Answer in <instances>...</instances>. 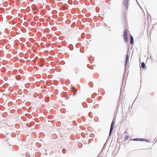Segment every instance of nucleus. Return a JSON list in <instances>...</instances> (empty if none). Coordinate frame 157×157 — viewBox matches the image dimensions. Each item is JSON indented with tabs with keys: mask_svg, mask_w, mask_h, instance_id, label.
I'll return each instance as SVG.
<instances>
[{
	"mask_svg": "<svg viewBox=\"0 0 157 157\" xmlns=\"http://www.w3.org/2000/svg\"><path fill=\"white\" fill-rule=\"evenodd\" d=\"M124 39L125 42L126 43L128 41V30L125 29L124 32Z\"/></svg>",
	"mask_w": 157,
	"mask_h": 157,
	"instance_id": "1",
	"label": "nucleus"
},
{
	"mask_svg": "<svg viewBox=\"0 0 157 157\" xmlns=\"http://www.w3.org/2000/svg\"><path fill=\"white\" fill-rule=\"evenodd\" d=\"M129 0H124L123 3L126 10H128V1Z\"/></svg>",
	"mask_w": 157,
	"mask_h": 157,
	"instance_id": "2",
	"label": "nucleus"
},
{
	"mask_svg": "<svg viewBox=\"0 0 157 157\" xmlns=\"http://www.w3.org/2000/svg\"><path fill=\"white\" fill-rule=\"evenodd\" d=\"M114 125V121H113L112 122L111 124V127H110V130L109 135H110L111 132L113 131Z\"/></svg>",
	"mask_w": 157,
	"mask_h": 157,
	"instance_id": "3",
	"label": "nucleus"
},
{
	"mask_svg": "<svg viewBox=\"0 0 157 157\" xmlns=\"http://www.w3.org/2000/svg\"><path fill=\"white\" fill-rule=\"evenodd\" d=\"M130 44L131 45H132L133 44L134 41H133V38L132 36H131L130 37Z\"/></svg>",
	"mask_w": 157,
	"mask_h": 157,
	"instance_id": "4",
	"label": "nucleus"
},
{
	"mask_svg": "<svg viewBox=\"0 0 157 157\" xmlns=\"http://www.w3.org/2000/svg\"><path fill=\"white\" fill-rule=\"evenodd\" d=\"M72 89L73 91V95H75V92L77 91V90L74 87H72Z\"/></svg>",
	"mask_w": 157,
	"mask_h": 157,
	"instance_id": "5",
	"label": "nucleus"
},
{
	"mask_svg": "<svg viewBox=\"0 0 157 157\" xmlns=\"http://www.w3.org/2000/svg\"><path fill=\"white\" fill-rule=\"evenodd\" d=\"M129 138L128 136L126 135H125L124 137V141H126Z\"/></svg>",
	"mask_w": 157,
	"mask_h": 157,
	"instance_id": "6",
	"label": "nucleus"
},
{
	"mask_svg": "<svg viewBox=\"0 0 157 157\" xmlns=\"http://www.w3.org/2000/svg\"><path fill=\"white\" fill-rule=\"evenodd\" d=\"M141 67L142 68H144L145 67V64H144V62H143L141 63Z\"/></svg>",
	"mask_w": 157,
	"mask_h": 157,
	"instance_id": "7",
	"label": "nucleus"
},
{
	"mask_svg": "<svg viewBox=\"0 0 157 157\" xmlns=\"http://www.w3.org/2000/svg\"><path fill=\"white\" fill-rule=\"evenodd\" d=\"M128 54H127L126 55V64L127 63V61L128 60Z\"/></svg>",
	"mask_w": 157,
	"mask_h": 157,
	"instance_id": "8",
	"label": "nucleus"
},
{
	"mask_svg": "<svg viewBox=\"0 0 157 157\" xmlns=\"http://www.w3.org/2000/svg\"><path fill=\"white\" fill-rule=\"evenodd\" d=\"M134 141H139V140H141L142 141V140H139V139H135L134 140Z\"/></svg>",
	"mask_w": 157,
	"mask_h": 157,
	"instance_id": "9",
	"label": "nucleus"
}]
</instances>
